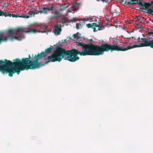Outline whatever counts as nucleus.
Instances as JSON below:
<instances>
[{"label": "nucleus", "mask_w": 153, "mask_h": 153, "mask_svg": "<svg viewBox=\"0 0 153 153\" xmlns=\"http://www.w3.org/2000/svg\"><path fill=\"white\" fill-rule=\"evenodd\" d=\"M151 4L152 5V4L153 3V1H151Z\"/></svg>", "instance_id": "27"}, {"label": "nucleus", "mask_w": 153, "mask_h": 153, "mask_svg": "<svg viewBox=\"0 0 153 153\" xmlns=\"http://www.w3.org/2000/svg\"><path fill=\"white\" fill-rule=\"evenodd\" d=\"M82 27V25L81 24L79 23H76V27L77 29H79L80 28Z\"/></svg>", "instance_id": "14"}, {"label": "nucleus", "mask_w": 153, "mask_h": 153, "mask_svg": "<svg viewBox=\"0 0 153 153\" xmlns=\"http://www.w3.org/2000/svg\"><path fill=\"white\" fill-rule=\"evenodd\" d=\"M86 26L88 28L94 26L96 27L98 26L95 23H94L92 24H90V23L86 25Z\"/></svg>", "instance_id": "11"}, {"label": "nucleus", "mask_w": 153, "mask_h": 153, "mask_svg": "<svg viewBox=\"0 0 153 153\" xmlns=\"http://www.w3.org/2000/svg\"><path fill=\"white\" fill-rule=\"evenodd\" d=\"M67 7H61L59 9V11L61 12L65 10Z\"/></svg>", "instance_id": "15"}, {"label": "nucleus", "mask_w": 153, "mask_h": 153, "mask_svg": "<svg viewBox=\"0 0 153 153\" xmlns=\"http://www.w3.org/2000/svg\"><path fill=\"white\" fill-rule=\"evenodd\" d=\"M148 13L153 16V7L150 8V9L148 10Z\"/></svg>", "instance_id": "13"}, {"label": "nucleus", "mask_w": 153, "mask_h": 153, "mask_svg": "<svg viewBox=\"0 0 153 153\" xmlns=\"http://www.w3.org/2000/svg\"><path fill=\"white\" fill-rule=\"evenodd\" d=\"M51 47L46 49L45 52H42L37 56L35 55L34 60L30 61V58H31L29 55V58H25L23 59L21 62L22 66L24 68L23 70L25 69L28 70L29 69H35L39 68L40 67L44 65L41 62H38L39 60L43 57H45L48 54L51 53L53 49V47Z\"/></svg>", "instance_id": "2"}, {"label": "nucleus", "mask_w": 153, "mask_h": 153, "mask_svg": "<svg viewBox=\"0 0 153 153\" xmlns=\"http://www.w3.org/2000/svg\"><path fill=\"white\" fill-rule=\"evenodd\" d=\"M139 27V29L141 28V27L140 26V27Z\"/></svg>", "instance_id": "28"}, {"label": "nucleus", "mask_w": 153, "mask_h": 153, "mask_svg": "<svg viewBox=\"0 0 153 153\" xmlns=\"http://www.w3.org/2000/svg\"><path fill=\"white\" fill-rule=\"evenodd\" d=\"M98 30V29L97 30H96V28H94V32H96Z\"/></svg>", "instance_id": "25"}, {"label": "nucleus", "mask_w": 153, "mask_h": 153, "mask_svg": "<svg viewBox=\"0 0 153 153\" xmlns=\"http://www.w3.org/2000/svg\"><path fill=\"white\" fill-rule=\"evenodd\" d=\"M51 13L52 14H53L54 15L57 19L59 18L61 16V14L59 12L57 11H52Z\"/></svg>", "instance_id": "8"}, {"label": "nucleus", "mask_w": 153, "mask_h": 153, "mask_svg": "<svg viewBox=\"0 0 153 153\" xmlns=\"http://www.w3.org/2000/svg\"><path fill=\"white\" fill-rule=\"evenodd\" d=\"M151 34L153 35V32H149L148 33V34L147 35V37L149 38H148V39H149V40H150V37L149 36H150Z\"/></svg>", "instance_id": "18"}, {"label": "nucleus", "mask_w": 153, "mask_h": 153, "mask_svg": "<svg viewBox=\"0 0 153 153\" xmlns=\"http://www.w3.org/2000/svg\"><path fill=\"white\" fill-rule=\"evenodd\" d=\"M103 2L107 3L108 2V0H101Z\"/></svg>", "instance_id": "23"}, {"label": "nucleus", "mask_w": 153, "mask_h": 153, "mask_svg": "<svg viewBox=\"0 0 153 153\" xmlns=\"http://www.w3.org/2000/svg\"><path fill=\"white\" fill-rule=\"evenodd\" d=\"M123 43V46L120 47L117 45H111L108 43L102 44L98 46L92 43L86 44L82 41L76 42V45L81 47L82 51L80 52L78 50L73 49L71 50L66 51L60 48H57L52 54L47 57L49 60L46 64L51 62H60L62 58L65 60L71 62H75L79 59L77 54L81 56L94 55L99 56L104 54L105 51L108 52L110 50L111 52L114 51H125V45Z\"/></svg>", "instance_id": "1"}, {"label": "nucleus", "mask_w": 153, "mask_h": 153, "mask_svg": "<svg viewBox=\"0 0 153 153\" xmlns=\"http://www.w3.org/2000/svg\"><path fill=\"white\" fill-rule=\"evenodd\" d=\"M141 23V21H140V22H139V23H138L137 24H136V26H139L140 25V23Z\"/></svg>", "instance_id": "24"}, {"label": "nucleus", "mask_w": 153, "mask_h": 153, "mask_svg": "<svg viewBox=\"0 0 153 153\" xmlns=\"http://www.w3.org/2000/svg\"><path fill=\"white\" fill-rule=\"evenodd\" d=\"M91 20V19L89 18H86L82 19V20L84 22L87 21H89Z\"/></svg>", "instance_id": "19"}, {"label": "nucleus", "mask_w": 153, "mask_h": 153, "mask_svg": "<svg viewBox=\"0 0 153 153\" xmlns=\"http://www.w3.org/2000/svg\"><path fill=\"white\" fill-rule=\"evenodd\" d=\"M18 62H12L10 60H5L4 62L0 61V71L3 74L9 72V75L12 76L15 72H20L23 70L20 60L18 59L15 60Z\"/></svg>", "instance_id": "3"}, {"label": "nucleus", "mask_w": 153, "mask_h": 153, "mask_svg": "<svg viewBox=\"0 0 153 153\" xmlns=\"http://www.w3.org/2000/svg\"><path fill=\"white\" fill-rule=\"evenodd\" d=\"M78 20V19H76V18H74L73 19H72V21L73 22H76V21H75V20Z\"/></svg>", "instance_id": "22"}, {"label": "nucleus", "mask_w": 153, "mask_h": 153, "mask_svg": "<svg viewBox=\"0 0 153 153\" xmlns=\"http://www.w3.org/2000/svg\"><path fill=\"white\" fill-rule=\"evenodd\" d=\"M54 29L53 30L54 33L56 35H59L60 34L61 28L58 25H56L54 26Z\"/></svg>", "instance_id": "7"}, {"label": "nucleus", "mask_w": 153, "mask_h": 153, "mask_svg": "<svg viewBox=\"0 0 153 153\" xmlns=\"http://www.w3.org/2000/svg\"><path fill=\"white\" fill-rule=\"evenodd\" d=\"M138 4L139 6L138 7V8L140 10H147L148 11V10L150 9V8H149L151 5L152 4L149 3H147L146 2H142L140 1H139Z\"/></svg>", "instance_id": "5"}, {"label": "nucleus", "mask_w": 153, "mask_h": 153, "mask_svg": "<svg viewBox=\"0 0 153 153\" xmlns=\"http://www.w3.org/2000/svg\"><path fill=\"white\" fill-rule=\"evenodd\" d=\"M98 26L97 27H98V30H102V29H103V28H104V27H102V26H99V25H98Z\"/></svg>", "instance_id": "20"}, {"label": "nucleus", "mask_w": 153, "mask_h": 153, "mask_svg": "<svg viewBox=\"0 0 153 153\" xmlns=\"http://www.w3.org/2000/svg\"><path fill=\"white\" fill-rule=\"evenodd\" d=\"M48 9L49 10V11L50 10H54V7L53 5H52L51 6H49L48 7Z\"/></svg>", "instance_id": "17"}, {"label": "nucleus", "mask_w": 153, "mask_h": 153, "mask_svg": "<svg viewBox=\"0 0 153 153\" xmlns=\"http://www.w3.org/2000/svg\"><path fill=\"white\" fill-rule=\"evenodd\" d=\"M71 11H74L76 10V9L75 8L74 5L73 4L71 5Z\"/></svg>", "instance_id": "16"}, {"label": "nucleus", "mask_w": 153, "mask_h": 153, "mask_svg": "<svg viewBox=\"0 0 153 153\" xmlns=\"http://www.w3.org/2000/svg\"><path fill=\"white\" fill-rule=\"evenodd\" d=\"M35 14L36 13L33 11H30L28 13V15H25L22 14H17L16 15L11 14V16L13 17L16 18L19 17L24 18H28L29 17H30L32 16H34Z\"/></svg>", "instance_id": "6"}, {"label": "nucleus", "mask_w": 153, "mask_h": 153, "mask_svg": "<svg viewBox=\"0 0 153 153\" xmlns=\"http://www.w3.org/2000/svg\"><path fill=\"white\" fill-rule=\"evenodd\" d=\"M79 33H77L76 34L73 35V37L76 40H79V39L81 38L80 36H79Z\"/></svg>", "instance_id": "12"}, {"label": "nucleus", "mask_w": 153, "mask_h": 153, "mask_svg": "<svg viewBox=\"0 0 153 153\" xmlns=\"http://www.w3.org/2000/svg\"><path fill=\"white\" fill-rule=\"evenodd\" d=\"M40 13L44 14H47L49 11L48 8L43 7L40 10Z\"/></svg>", "instance_id": "10"}, {"label": "nucleus", "mask_w": 153, "mask_h": 153, "mask_svg": "<svg viewBox=\"0 0 153 153\" xmlns=\"http://www.w3.org/2000/svg\"><path fill=\"white\" fill-rule=\"evenodd\" d=\"M89 41V42H93L92 39H90V40Z\"/></svg>", "instance_id": "26"}, {"label": "nucleus", "mask_w": 153, "mask_h": 153, "mask_svg": "<svg viewBox=\"0 0 153 153\" xmlns=\"http://www.w3.org/2000/svg\"><path fill=\"white\" fill-rule=\"evenodd\" d=\"M138 42H143L144 43H141L140 45H134L133 46H128L126 48H124V49H126V50L129 49L136 47H143L150 46L152 48H153V39L152 40H149L148 38H138L137 39Z\"/></svg>", "instance_id": "4"}, {"label": "nucleus", "mask_w": 153, "mask_h": 153, "mask_svg": "<svg viewBox=\"0 0 153 153\" xmlns=\"http://www.w3.org/2000/svg\"><path fill=\"white\" fill-rule=\"evenodd\" d=\"M4 16L5 17L7 16H11V13H7L6 12H4L1 10H0V16Z\"/></svg>", "instance_id": "9"}, {"label": "nucleus", "mask_w": 153, "mask_h": 153, "mask_svg": "<svg viewBox=\"0 0 153 153\" xmlns=\"http://www.w3.org/2000/svg\"><path fill=\"white\" fill-rule=\"evenodd\" d=\"M97 1H99L100 0H97Z\"/></svg>", "instance_id": "29"}, {"label": "nucleus", "mask_w": 153, "mask_h": 153, "mask_svg": "<svg viewBox=\"0 0 153 153\" xmlns=\"http://www.w3.org/2000/svg\"><path fill=\"white\" fill-rule=\"evenodd\" d=\"M50 19L51 20H53L54 19H57L54 15L51 16L50 17Z\"/></svg>", "instance_id": "21"}]
</instances>
